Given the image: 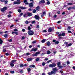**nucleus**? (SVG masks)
Listing matches in <instances>:
<instances>
[{
    "mask_svg": "<svg viewBox=\"0 0 75 75\" xmlns=\"http://www.w3.org/2000/svg\"><path fill=\"white\" fill-rule=\"evenodd\" d=\"M27 64H25L24 65L23 67H27Z\"/></svg>",
    "mask_w": 75,
    "mask_h": 75,
    "instance_id": "50",
    "label": "nucleus"
},
{
    "mask_svg": "<svg viewBox=\"0 0 75 75\" xmlns=\"http://www.w3.org/2000/svg\"><path fill=\"white\" fill-rule=\"evenodd\" d=\"M25 23L26 24H28V23H29V22H28V21H26L25 22Z\"/></svg>",
    "mask_w": 75,
    "mask_h": 75,
    "instance_id": "38",
    "label": "nucleus"
},
{
    "mask_svg": "<svg viewBox=\"0 0 75 75\" xmlns=\"http://www.w3.org/2000/svg\"><path fill=\"white\" fill-rule=\"evenodd\" d=\"M16 61H17V60H12L11 62V63H14L15 62H16Z\"/></svg>",
    "mask_w": 75,
    "mask_h": 75,
    "instance_id": "19",
    "label": "nucleus"
},
{
    "mask_svg": "<svg viewBox=\"0 0 75 75\" xmlns=\"http://www.w3.org/2000/svg\"><path fill=\"white\" fill-rule=\"evenodd\" d=\"M52 29H51V28H49L48 30V32H49V33H51V32L52 31Z\"/></svg>",
    "mask_w": 75,
    "mask_h": 75,
    "instance_id": "17",
    "label": "nucleus"
},
{
    "mask_svg": "<svg viewBox=\"0 0 75 75\" xmlns=\"http://www.w3.org/2000/svg\"><path fill=\"white\" fill-rule=\"evenodd\" d=\"M47 46L50 47V46L51 45V43H50V41H48L47 42Z\"/></svg>",
    "mask_w": 75,
    "mask_h": 75,
    "instance_id": "13",
    "label": "nucleus"
},
{
    "mask_svg": "<svg viewBox=\"0 0 75 75\" xmlns=\"http://www.w3.org/2000/svg\"><path fill=\"white\" fill-rule=\"evenodd\" d=\"M57 67H59L58 68L59 69H61L63 67L62 65H61V62H57Z\"/></svg>",
    "mask_w": 75,
    "mask_h": 75,
    "instance_id": "3",
    "label": "nucleus"
},
{
    "mask_svg": "<svg viewBox=\"0 0 75 75\" xmlns=\"http://www.w3.org/2000/svg\"><path fill=\"white\" fill-rule=\"evenodd\" d=\"M58 70L57 69V68L55 67L53 68V71L51 72L48 73V74L49 75H55V74H56L57 71H58Z\"/></svg>",
    "mask_w": 75,
    "mask_h": 75,
    "instance_id": "1",
    "label": "nucleus"
},
{
    "mask_svg": "<svg viewBox=\"0 0 75 75\" xmlns=\"http://www.w3.org/2000/svg\"><path fill=\"white\" fill-rule=\"evenodd\" d=\"M62 35L63 37H64L65 35V33H62Z\"/></svg>",
    "mask_w": 75,
    "mask_h": 75,
    "instance_id": "27",
    "label": "nucleus"
},
{
    "mask_svg": "<svg viewBox=\"0 0 75 75\" xmlns=\"http://www.w3.org/2000/svg\"><path fill=\"white\" fill-rule=\"evenodd\" d=\"M20 73H23L24 71L23 70H21L20 71Z\"/></svg>",
    "mask_w": 75,
    "mask_h": 75,
    "instance_id": "55",
    "label": "nucleus"
},
{
    "mask_svg": "<svg viewBox=\"0 0 75 75\" xmlns=\"http://www.w3.org/2000/svg\"><path fill=\"white\" fill-rule=\"evenodd\" d=\"M35 23V21H33L32 22H31V24H34V23Z\"/></svg>",
    "mask_w": 75,
    "mask_h": 75,
    "instance_id": "41",
    "label": "nucleus"
},
{
    "mask_svg": "<svg viewBox=\"0 0 75 75\" xmlns=\"http://www.w3.org/2000/svg\"><path fill=\"white\" fill-rule=\"evenodd\" d=\"M47 54H51V52L50 50H48L47 52Z\"/></svg>",
    "mask_w": 75,
    "mask_h": 75,
    "instance_id": "24",
    "label": "nucleus"
},
{
    "mask_svg": "<svg viewBox=\"0 0 75 75\" xmlns=\"http://www.w3.org/2000/svg\"><path fill=\"white\" fill-rule=\"evenodd\" d=\"M24 3H25V4L26 5H28L29 3L27 2V0H24L23 1Z\"/></svg>",
    "mask_w": 75,
    "mask_h": 75,
    "instance_id": "11",
    "label": "nucleus"
},
{
    "mask_svg": "<svg viewBox=\"0 0 75 75\" xmlns=\"http://www.w3.org/2000/svg\"><path fill=\"white\" fill-rule=\"evenodd\" d=\"M46 40V39H43L42 40L41 42H42V43H44L45 42V40Z\"/></svg>",
    "mask_w": 75,
    "mask_h": 75,
    "instance_id": "23",
    "label": "nucleus"
},
{
    "mask_svg": "<svg viewBox=\"0 0 75 75\" xmlns=\"http://www.w3.org/2000/svg\"><path fill=\"white\" fill-rule=\"evenodd\" d=\"M32 58H28L27 59V61L28 62H29V61H32Z\"/></svg>",
    "mask_w": 75,
    "mask_h": 75,
    "instance_id": "15",
    "label": "nucleus"
},
{
    "mask_svg": "<svg viewBox=\"0 0 75 75\" xmlns=\"http://www.w3.org/2000/svg\"><path fill=\"white\" fill-rule=\"evenodd\" d=\"M17 2L14 1V4H20L21 3L20 0H17Z\"/></svg>",
    "mask_w": 75,
    "mask_h": 75,
    "instance_id": "5",
    "label": "nucleus"
},
{
    "mask_svg": "<svg viewBox=\"0 0 75 75\" xmlns=\"http://www.w3.org/2000/svg\"><path fill=\"white\" fill-rule=\"evenodd\" d=\"M73 4H74L72 3H67V5L68 6H71V5H73Z\"/></svg>",
    "mask_w": 75,
    "mask_h": 75,
    "instance_id": "18",
    "label": "nucleus"
},
{
    "mask_svg": "<svg viewBox=\"0 0 75 75\" xmlns=\"http://www.w3.org/2000/svg\"><path fill=\"white\" fill-rule=\"evenodd\" d=\"M34 34V33L33 32V31L31 30L28 31V34L29 35H33Z\"/></svg>",
    "mask_w": 75,
    "mask_h": 75,
    "instance_id": "2",
    "label": "nucleus"
},
{
    "mask_svg": "<svg viewBox=\"0 0 75 75\" xmlns=\"http://www.w3.org/2000/svg\"><path fill=\"white\" fill-rule=\"evenodd\" d=\"M45 62H43L42 63V65L43 66H45Z\"/></svg>",
    "mask_w": 75,
    "mask_h": 75,
    "instance_id": "46",
    "label": "nucleus"
},
{
    "mask_svg": "<svg viewBox=\"0 0 75 75\" xmlns=\"http://www.w3.org/2000/svg\"><path fill=\"white\" fill-rule=\"evenodd\" d=\"M5 55L6 56H8V55H10V54H8V53H5Z\"/></svg>",
    "mask_w": 75,
    "mask_h": 75,
    "instance_id": "39",
    "label": "nucleus"
},
{
    "mask_svg": "<svg viewBox=\"0 0 75 75\" xmlns=\"http://www.w3.org/2000/svg\"><path fill=\"white\" fill-rule=\"evenodd\" d=\"M8 17L10 18L11 17V14H9L8 15Z\"/></svg>",
    "mask_w": 75,
    "mask_h": 75,
    "instance_id": "44",
    "label": "nucleus"
},
{
    "mask_svg": "<svg viewBox=\"0 0 75 75\" xmlns=\"http://www.w3.org/2000/svg\"><path fill=\"white\" fill-rule=\"evenodd\" d=\"M36 11H37L36 10L34 9L33 10V13H36Z\"/></svg>",
    "mask_w": 75,
    "mask_h": 75,
    "instance_id": "25",
    "label": "nucleus"
},
{
    "mask_svg": "<svg viewBox=\"0 0 75 75\" xmlns=\"http://www.w3.org/2000/svg\"><path fill=\"white\" fill-rule=\"evenodd\" d=\"M57 17V15H55L54 16V17L55 18H56Z\"/></svg>",
    "mask_w": 75,
    "mask_h": 75,
    "instance_id": "58",
    "label": "nucleus"
},
{
    "mask_svg": "<svg viewBox=\"0 0 75 75\" xmlns=\"http://www.w3.org/2000/svg\"><path fill=\"white\" fill-rule=\"evenodd\" d=\"M47 30H43V32H44V33H46L47 32Z\"/></svg>",
    "mask_w": 75,
    "mask_h": 75,
    "instance_id": "64",
    "label": "nucleus"
},
{
    "mask_svg": "<svg viewBox=\"0 0 75 75\" xmlns=\"http://www.w3.org/2000/svg\"><path fill=\"white\" fill-rule=\"evenodd\" d=\"M6 51V50L4 49L3 50V52H5Z\"/></svg>",
    "mask_w": 75,
    "mask_h": 75,
    "instance_id": "63",
    "label": "nucleus"
},
{
    "mask_svg": "<svg viewBox=\"0 0 75 75\" xmlns=\"http://www.w3.org/2000/svg\"><path fill=\"white\" fill-rule=\"evenodd\" d=\"M29 7H30V8H31L32 7H33V2L30 3L29 4Z\"/></svg>",
    "mask_w": 75,
    "mask_h": 75,
    "instance_id": "9",
    "label": "nucleus"
},
{
    "mask_svg": "<svg viewBox=\"0 0 75 75\" xmlns=\"http://www.w3.org/2000/svg\"><path fill=\"white\" fill-rule=\"evenodd\" d=\"M39 3L40 4H41V3L44 4V3H45V1L44 0H41L40 1Z\"/></svg>",
    "mask_w": 75,
    "mask_h": 75,
    "instance_id": "12",
    "label": "nucleus"
},
{
    "mask_svg": "<svg viewBox=\"0 0 75 75\" xmlns=\"http://www.w3.org/2000/svg\"><path fill=\"white\" fill-rule=\"evenodd\" d=\"M0 1L1 2H4L5 1V0H0Z\"/></svg>",
    "mask_w": 75,
    "mask_h": 75,
    "instance_id": "62",
    "label": "nucleus"
},
{
    "mask_svg": "<svg viewBox=\"0 0 75 75\" xmlns=\"http://www.w3.org/2000/svg\"><path fill=\"white\" fill-rule=\"evenodd\" d=\"M14 31H18V30L17 29H15L14 30Z\"/></svg>",
    "mask_w": 75,
    "mask_h": 75,
    "instance_id": "49",
    "label": "nucleus"
},
{
    "mask_svg": "<svg viewBox=\"0 0 75 75\" xmlns=\"http://www.w3.org/2000/svg\"><path fill=\"white\" fill-rule=\"evenodd\" d=\"M43 15H45L46 14V12H45V11H44L43 13Z\"/></svg>",
    "mask_w": 75,
    "mask_h": 75,
    "instance_id": "53",
    "label": "nucleus"
},
{
    "mask_svg": "<svg viewBox=\"0 0 75 75\" xmlns=\"http://www.w3.org/2000/svg\"><path fill=\"white\" fill-rule=\"evenodd\" d=\"M19 8L22 9V10H24V9H26L27 8L23 6H20Z\"/></svg>",
    "mask_w": 75,
    "mask_h": 75,
    "instance_id": "14",
    "label": "nucleus"
},
{
    "mask_svg": "<svg viewBox=\"0 0 75 75\" xmlns=\"http://www.w3.org/2000/svg\"><path fill=\"white\" fill-rule=\"evenodd\" d=\"M59 34V32H57L56 33V34H57V35L58 34Z\"/></svg>",
    "mask_w": 75,
    "mask_h": 75,
    "instance_id": "57",
    "label": "nucleus"
},
{
    "mask_svg": "<svg viewBox=\"0 0 75 75\" xmlns=\"http://www.w3.org/2000/svg\"><path fill=\"white\" fill-rule=\"evenodd\" d=\"M1 11L2 12H4V11H5V10L4 9V8H1Z\"/></svg>",
    "mask_w": 75,
    "mask_h": 75,
    "instance_id": "32",
    "label": "nucleus"
},
{
    "mask_svg": "<svg viewBox=\"0 0 75 75\" xmlns=\"http://www.w3.org/2000/svg\"><path fill=\"white\" fill-rule=\"evenodd\" d=\"M11 66V67H14V64L13 63H11L10 64Z\"/></svg>",
    "mask_w": 75,
    "mask_h": 75,
    "instance_id": "28",
    "label": "nucleus"
},
{
    "mask_svg": "<svg viewBox=\"0 0 75 75\" xmlns=\"http://www.w3.org/2000/svg\"><path fill=\"white\" fill-rule=\"evenodd\" d=\"M51 3H50V1H48L47 2V5H49V4H50Z\"/></svg>",
    "mask_w": 75,
    "mask_h": 75,
    "instance_id": "36",
    "label": "nucleus"
},
{
    "mask_svg": "<svg viewBox=\"0 0 75 75\" xmlns=\"http://www.w3.org/2000/svg\"><path fill=\"white\" fill-rule=\"evenodd\" d=\"M71 26H68V27L67 28V30H68V28L69 29H71Z\"/></svg>",
    "mask_w": 75,
    "mask_h": 75,
    "instance_id": "54",
    "label": "nucleus"
},
{
    "mask_svg": "<svg viewBox=\"0 0 75 75\" xmlns=\"http://www.w3.org/2000/svg\"><path fill=\"white\" fill-rule=\"evenodd\" d=\"M39 60H40V58H37L35 59V61L37 62Z\"/></svg>",
    "mask_w": 75,
    "mask_h": 75,
    "instance_id": "31",
    "label": "nucleus"
},
{
    "mask_svg": "<svg viewBox=\"0 0 75 75\" xmlns=\"http://www.w3.org/2000/svg\"><path fill=\"white\" fill-rule=\"evenodd\" d=\"M54 43L55 44H59V42L58 41H57Z\"/></svg>",
    "mask_w": 75,
    "mask_h": 75,
    "instance_id": "34",
    "label": "nucleus"
},
{
    "mask_svg": "<svg viewBox=\"0 0 75 75\" xmlns=\"http://www.w3.org/2000/svg\"><path fill=\"white\" fill-rule=\"evenodd\" d=\"M33 44H34L35 43H36V41H33V42H32Z\"/></svg>",
    "mask_w": 75,
    "mask_h": 75,
    "instance_id": "59",
    "label": "nucleus"
},
{
    "mask_svg": "<svg viewBox=\"0 0 75 75\" xmlns=\"http://www.w3.org/2000/svg\"><path fill=\"white\" fill-rule=\"evenodd\" d=\"M28 30H31V27H30V26H28Z\"/></svg>",
    "mask_w": 75,
    "mask_h": 75,
    "instance_id": "35",
    "label": "nucleus"
},
{
    "mask_svg": "<svg viewBox=\"0 0 75 75\" xmlns=\"http://www.w3.org/2000/svg\"><path fill=\"white\" fill-rule=\"evenodd\" d=\"M7 3H8V1L7 0L5 1V4H7Z\"/></svg>",
    "mask_w": 75,
    "mask_h": 75,
    "instance_id": "52",
    "label": "nucleus"
},
{
    "mask_svg": "<svg viewBox=\"0 0 75 75\" xmlns=\"http://www.w3.org/2000/svg\"><path fill=\"white\" fill-rule=\"evenodd\" d=\"M40 54V52H37L35 54H32V56H33L34 57H35L36 56H37L38 55V54Z\"/></svg>",
    "mask_w": 75,
    "mask_h": 75,
    "instance_id": "7",
    "label": "nucleus"
},
{
    "mask_svg": "<svg viewBox=\"0 0 75 75\" xmlns=\"http://www.w3.org/2000/svg\"><path fill=\"white\" fill-rule=\"evenodd\" d=\"M52 62V60H48L47 62V64H48L49 62Z\"/></svg>",
    "mask_w": 75,
    "mask_h": 75,
    "instance_id": "29",
    "label": "nucleus"
},
{
    "mask_svg": "<svg viewBox=\"0 0 75 75\" xmlns=\"http://www.w3.org/2000/svg\"><path fill=\"white\" fill-rule=\"evenodd\" d=\"M10 72L11 74H14V71H10Z\"/></svg>",
    "mask_w": 75,
    "mask_h": 75,
    "instance_id": "45",
    "label": "nucleus"
},
{
    "mask_svg": "<svg viewBox=\"0 0 75 75\" xmlns=\"http://www.w3.org/2000/svg\"><path fill=\"white\" fill-rule=\"evenodd\" d=\"M71 45H72V44L71 43H69L68 44V46H69V47H70V46H71Z\"/></svg>",
    "mask_w": 75,
    "mask_h": 75,
    "instance_id": "48",
    "label": "nucleus"
},
{
    "mask_svg": "<svg viewBox=\"0 0 75 75\" xmlns=\"http://www.w3.org/2000/svg\"><path fill=\"white\" fill-rule=\"evenodd\" d=\"M14 33L16 35H18V32H14Z\"/></svg>",
    "mask_w": 75,
    "mask_h": 75,
    "instance_id": "56",
    "label": "nucleus"
},
{
    "mask_svg": "<svg viewBox=\"0 0 75 75\" xmlns=\"http://www.w3.org/2000/svg\"><path fill=\"white\" fill-rule=\"evenodd\" d=\"M67 65H69L70 64V62L69 61H67Z\"/></svg>",
    "mask_w": 75,
    "mask_h": 75,
    "instance_id": "40",
    "label": "nucleus"
},
{
    "mask_svg": "<svg viewBox=\"0 0 75 75\" xmlns=\"http://www.w3.org/2000/svg\"><path fill=\"white\" fill-rule=\"evenodd\" d=\"M18 11L19 13H21V9H18Z\"/></svg>",
    "mask_w": 75,
    "mask_h": 75,
    "instance_id": "37",
    "label": "nucleus"
},
{
    "mask_svg": "<svg viewBox=\"0 0 75 75\" xmlns=\"http://www.w3.org/2000/svg\"><path fill=\"white\" fill-rule=\"evenodd\" d=\"M4 9V10H6L7 9V7L6 6H4L3 8Z\"/></svg>",
    "mask_w": 75,
    "mask_h": 75,
    "instance_id": "30",
    "label": "nucleus"
},
{
    "mask_svg": "<svg viewBox=\"0 0 75 75\" xmlns=\"http://www.w3.org/2000/svg\"><path fill=\"white\" fill-rule=\"evenodd\" d=\"M22 40H24L25 39V37H24V36H23L22 38Z\"/></svg>",
    "mask_w": 75,
    "mask_h": 75,
    "instance_id": "61",
    "label": "nucleus"
},
{
    "mask_svg": "<svg viewBox=\"0 0 75 75\" xmlns=\"http://www.w3.org/2000/svg\"><path fill=\"white\" fill-rule=\"evenodd\" d=\"M33 51H34V52H36V51H37V48H35V47H33L30 50V52H33Z\"/></svg>",
    "mask_w": 75,
    "mask_h": 75,
    "instance_id": "6",
    "label": "nucleus"
},
{
    "mask_svg": "<svg viewBox=\"0 0 75 75\" xmlns=\"http://www.w3.org/2000/svg\"><path fill=\"white\" fill-rule=\"evenodd\" d=\"M26 55L28 56V55H30V53H26Z\"/></svg>",
    "mask_w": 75,
    "mask_h": 75,
    "instance_id": "51",
    "label": "nucleus"
},
{
    "mask_svg": "<svg viewBox=\"0 0 75 75\" xmlns=\"http://www.w3.org/2000/svg\"><path fill=\"white\" fill-rule=\"evenodd\" d=\"M3 42V41L1 40V39L0 38V45Z\"/></svg>",
    "mask_w": 75,
    "mask_h": 75,
    "instance_id": "20",
    "label": "nucleus"
},
{
    "mask_svg": "<svg viewBox=\"0 0 75 75\" xmlns=\"http://www.w3.org/2000/svg\"><path fill=\"white\" fill-rule=\"evenodd\" d=\"M61 36H62V35L61 34V33H60V34H59L58 35V37H61Z\"/></svg>",
    "mask_w": 75,
    "mask_h": 75,
    "instance_id": "47",
    "label": "nucleus"
},
{
    "mask_svg": "<svg viewBox=\"0 0 75 75\" xmlns=\"http://www.w3.org/2000/svg\"><path fill=\"white\" fill-rule=\"evenodd\" d=\"M32 67L33 68H35V66L34 64L32 65Z\"/></svg>",
    "mask_w": 75,
    "mask_h": 75,
    "instance_id": "60",
    "label": "nucleus"
},
{
    "mask_svg": "<svg viewBox=\"0 0 75 75\" xmlns=\"http://www.w3.org/2000/svg\"><path fill=\"white\" fill-rule=\"evenodd\" d=\"M71 9H72V7H70L67 8V10H71Z\"/></svg>",
    "mask_w": 75,
    "mask_h": 75,
    "instance_id": "26",
    "label": "nucleus"
},
{
    "mask_svg": "<svg viewBox=\"0 0 75 75\" xmlns=\"http://www.w3.org/2000/svg\"><path fill=\"white\" fill-rule=\"evenodd\" d=\"M57 14H61V11H57Z\"/></svg>",
    "mask_w": 75,
    "mask_h": 75,
    "instance_id": "42",
    "label": "nucleus"
},
{
    "mask_svg": "<svg viewBox=\"0 0 75 75\" xmlns=\"http://www.w3.org/2000/svg\"><path fill=\"white\" fill-rule=\"evenodd\" d=\"M4 36L5 38H7L8 37V35H7V34L6 33L5 34Z\"/></svg>",
    "mask_w": 75,
    "mask_h": 75,
    "instance_id": "22",
    "label": "nucleus"
},
{
    "mask_svg": "<svg viewBox=\"0 0 75 75\" xmlns=\"http://www.w3.org/2000/svg\"><path fill=\"white\" fill-rule=\"evenodd\" d=\"M8 41L9 42H12L13 41L12 39H11L10 40H8Z\"/></svg>",
    "mask_w": 75,
    "mask_h": 75,
    "instance_id": "43",
    "label": "nucleus"
},
{
    "mask_svg": "<svg viewBox=\"0 0 75 75\" xmlns=\"http://www.w3.org/2000/svg\"><path fill=\"white\" fill-rule=\"evenodd\" d=\"M27 70L28 72H29L31 71V68H28Z\"/></svg>",
    "mask_w": 75,
    "mask_h": 75,
    "instance_id": "21",
    "label": "nucleus"
},
{
    "mask_svg": "<svg viewBox=\"0 0 75 75\" xmlns=\"http://www.w3.org/2000/svg\"><path fill=\"white\" fill-rule=\"evenodd\" d=\"M20 67H24V64H21L20 65Z\"/></svg>",
    "mask_w": 75,
    "mask_h": 75,
    "instance_id": "33",
    "label": "nucleus"
},
{
    "mask_svg": "<svg viewBox=\"0 0 75 75\" xmlns=\"http://www.w3.org/2000/svg\"><path fill=\"white\" fill-rule=\"evenodd\" d=\"M35 18L36 20H39V19H40V17L39 16H38V15H35Z\"/></svg>",
    "mask_w": 75,
    "mask_h": 75,
    "instance_id": "10",
    "label": "nucleus"
},
{
    "mask_svg": "<svg viewBox=\"0 0 75 75\" xmlns=\"http://www.w3.org/2000/svg\"><path fill=\"white\" fill-rule=\"evenodd\" d=\"M27 15L28 17H30V16H33V13H29V12H27Z\"/></svg>",
    "mask_w": 75,
    "mask_h": 75,
    "instance_id": "8",
    "label": "nucleus"
},
{
    "mask_svg": "<svg viewBox=\"0 0 75 75\" xmlns=\"http://www.w3.org/2000/svg\"><path fill=\"white\" fill-rule=\"evenodd\" d=\"M40 9V7L39 6H38L36 8V10H39Z\"/></svg>",
    "mask_w": 75,
    "mask_h": 75,
    "instance_id": "16",
    "label": "nucleus"
},
{
    "mask_svg": "<svg viewBox=\"0 0 75 75\" xmlns=\"http://www.w3.org/2000/svg\"><path fill=\"white\" fill-rule=\"evenodd\" d=\"M56 66H57V64H56L54 63H53L49 65V67L50 68H54Z\"/></svg>",
    "mask_w": 75,
    "mask_h": 75,
    "instance_id": "4",
    "label": "nucleus"
}]
</instances>
